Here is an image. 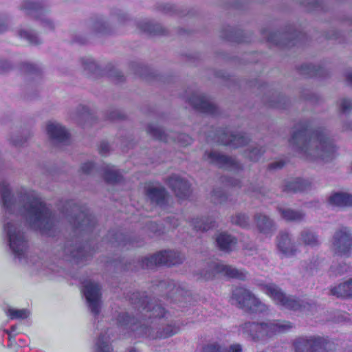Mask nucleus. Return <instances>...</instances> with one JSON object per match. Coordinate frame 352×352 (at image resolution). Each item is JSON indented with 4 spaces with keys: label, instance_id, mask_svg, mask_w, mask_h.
Segmentation results:
<instances>
[{
    "label": "nucleus",
    "instance_id": "nucleus-1",
    "mask_svg": "<svg viewBox=\"0 0 352 352\" xmlns=\"http://www.w3.org/2000/svg\"><path fill=\"white\" fill-rule=\"evenodd\" d=\"M0 197L6 215L20 214L32 229L38 230L42 234L54 235L56 230L55 217L36 192L22 189L16 197H14L6 182H1Z\"/></svg>",
    "mask_w": 352,
    "mask_h": 352
},
{
    "label": "nucleus",
    "instance_id": "nucleus-2",
    "mask_svg": "<svg viewBox=\"0 0 352 352\" xmlns=\"http://www.w3.org/2000/svg\"><path fill=\"white\" fill-rule=\"evenodd\" d=\"M289 142L300 157L309 161H328L335 152L334 144L326 130L309 120L300 121L294 126Z\"/></svg>",
    "mask_w": 352,
    "mask_h": 352
},
{
    "label": "nucleus",
    "instance_id": "nucleus-3",
    "mask_svg": "<svg viewBox=\"0 0 352 352\" xmlns=\"http://www.w3.org/2000/svg\"><path fill=\"white\" fill-rule=\"evenodd\" d=\"M62 213L69 223L72 234L62 248L63 255L76 259L78 263L86 261L91 255V246L93 242L87 241L82 245L80 239L91 233L96 225L95 217L86 207L77 204L74 201H68L62 208ZM91 252H95L94 248Z\"/></svg>",
    "mask_w": 352,
    "mask_h": 352
},
{
    "label": "nucleus",
    "instance_id": "nucleus-4",
    "mask_svg": "<svg viewBox=\"0 0 352 352\" xmlns=\"http://www.w3.org/2000/svg\"><path fill=\"white\" fill-rule=\"evenodd\" d=\"M129 300L131 303L135 305V307L138 309L140 312V315L138 314V319L131 318L127 313H122L118 315V322L119 326L122 327L124 329L130 330L135 334V336H140L137 331L133 330V328L137 329L141 327L144 323L148 327H153V331L156 332L154 326V321L151 322L152 318H157L162 321L164 319L161 318H165L168 319V314L164 310V309L155 302H153L148 298V296H145L144 294H142L139 292L133 293L129 297ZM160 325L159 322H155V324Z\"/></svg>",
    "mask_w": 352,
    "mask_h": 352
},
{
    "label": "nucleus",
    "instance_id": "nucleus-5",
    "mask_svg": "<svg viewBox=\"0 0 352 352\" xmlns=\"http://www.w3.org/2000/svg\"><path fill=\"white\" fill-rule=\"evenodd\" d=\"M129 300L131 303L135 305V307L138 309L140 312V315L138 314V319L131 318L127 313H122L118 315V322L119 326L122 327L124 329L130 330L135 334V336H140L137 331L133 330V328L137 329L141 327L144 323L148 327H153V331L156 332L154 326V321L151 322L152 318H157L162 321L164 319L161 318H165L168 319V314L164 310V309L155 302H153L148 298V296H145L144 294H142L139 292L133 293L129 297ZM160 325L159 322H155V324Z\"/></svg>",
    "mask_w": 352,
    "mask_h": 352
},
{
    "label": "nucleus",
    "instance_id": "nucleus-6",
    "mask_svg": "<svg viewBox=\"0 0 352 352\" xmlns=\"http://www.w3.org/2000/svg\"><path fill=\"white\" fill-rule=\"evenodd\" d=\"M3 227L15 263L24 267L38 265L39 258L28 252V240L21 224L12 217L6 216Z\"/></svg>",
    "mask_w": 352,
    "mask_h": 352
},
{
    "label": "nucleus",
    "instance_id": "nucleus-7",
    "mask_svg": "<svg viewBox=\"0 0 352 352\" xmlns=\"http://www.w3.org/2000/svg\"><path fill=\"white\" fill-rule=\"evenodd\" d=\"M292 324L290 322L280 320H268L256 323L246 322L241 326L240 331L254 340L271 338L277 333L290 330Z\"/></svg>",
    "mask_w": 352,
    "mask_h": 352
},
{
    "label": "nucleus",
    "instance_id": "nucleus-8",
    "mask_svg": "<svg viewBox=\"0 0 352 352\" xmlns=\"http://www.w3.org/2000/svg\"><path fill=\"white\" fill-rule=\"evenodd\" d=\"M262 290L276 304L285 309L294 311H302L307 309L309 307L308 303H305L293 296L286 295L281 288L274 283L264 285L262 287Z\"/></svg>",
    "mask_w": 352,
    "mask_h": 352
},
{
    "label": "nucleus",
    "instance_id": "nucleus-9",
    "mask_svg": "<svg viewBox=\"0 0 352 352\" xmlns=\"http://www.w3.org/2000/svg\"><path fill=\"white\" fill-rule=\"evenodd\" d=\"M262 290L276 304L285 309L294 311H302L307 309L309 307L308 303H305L293 296L286 295L281 288L274 283L264 285L262 287Z\"/></svg>",
    "mask_w": 352,
    "mask_h": 352
},
{
    "label": "nucleus",
    "instance_id": "nucleus-10",
    "mask_svg": "<svg viewBox=\"0 0 352 352\" xmlns=\"http://www.w3.org/2000/svg\"><path fill=\"white\" fill-rule=\"evenodd\" d=\"M232 304L250 312H264L267 307L249 289L239 287L233 289L231 297Z\"/></svg>",
    "mask_w": 352,
    "mask_h": 352
},
{
    "label": "nucleus",
    "instance_id": "nucleus-11",
    "mask_svg": "<svg viewBox=\"0 0 352 352\" xmlns=\"http://www.w3.org/2000/svg\"><path fill=\"white\" fill-rule=\"evenodd\" d=\"M216 274H221L240 280H245L248 276V273L245 270L238 269L232 265L216 261L208 263L206 267L200 271L201 276L206 280L214 278Z\"/></svg>",
    "mask_w": 352,
    "mask_h": 352
},
{
    "label": "nucleus",
    "instance_id": "nucleus-12",
    "mask_svg": "<svg viewBox=\"0 0 352 352\" xmlns=\"http://www.w3.org/2000/svg\"><path fill=\"white\" fill-rule=\"evenodd\" d=\"M48 3L47 0H23L19 9L25 14L38 19L41 25L47 30H54V21L45 15Z\"/></svg>",
    "mask_w": 352,
    "mask_h": 352
},
{
    "label": "nucleus",
    "instance_id": "nucleus-13",
    "mask_svg": "<svg viewBox=\"0 0 352 352\" xmlns=\"http://www.w3.org/2000/svg\"><path fill=\"white\" fill-rule=\"evenodd\" d=\"M331 342L320 336L300 337L294 342V352H329Z\"/></svg>",
    "mask_w": 352,
    "mask_h": 352
},
{
    "label": "nucleus",
    "instance_id": "nucleus-14",
    "mask_svg": "<svg viewBox=\"0 0 352 352\" xmlns=\"http://www.w3.org/2000/svg\"><path fill=\"white\" fill-rule=\"evenodd\" d=\"M332 250L341 256L352 255V233L347 227H341L336 230L332 237Z\"/></svg>",
    "mask_w": 352,
    "mask_h": 352
},
{
    "label": "nucleus",
    "instance_id": "nucleus-15",
    "mask_svg": "<svg viewBox=\"0 0 352 352\" xmlns=\"http://www.w3.org/2000/svg\"><path fill=\"white\" fill-rule=\"evenodd\" d=\"M184 256L178 252L164 250L151 255L142 260V267L151 268L158 265H175L182 263Z\"/></svg>",
    "mask_w": 352,
    "mask_h": 352
},
{
    "label": "nucleus",
    "instance_id": "nucleus-16",
    "mask_svg": "<svg viewBox=\"0 0 352 352\" xmlns=\"http://www.w3.org/2000/svg\"><path fill=\"white\" fill-rule=\"evenodd\" d=\"M165 320L161 321L162 327L157 328L156 332L153 331V327L146 326L145 323L141 325L140 329L133 328V330L137 331L139 336H144L152 339L166 338L175 334L178 331L179 326L173 320H168L166 323Z\"/></svg>",
    "mask_w": 352,
    "mask_h": 352
},
{
    "label": "nucleus",
    "instance_id": "nucleus-17",
    "mask_svg": "<svg viewBox=\"0 0 352 352\" xmlns=\"http://www.w3.org/2000/svg\"><path fill=\"white\" fill-rule=\"evenodd\" d=\"M262 34L269 42L283 47L294 45L298 41L301 40L304 36L301 32H297L296 30L291 27L283 34L280 32H269L267 30H263Z\"/></svg>",
    "mask_w": 352,
    "mask_h": 352
},
{
    "label": "nucleus",
    "instance_id": "nucleus-18",
    "mask_svg": "<svg viewBox=\"0 0 352 352\" xmlns=\"http://www.w3.org/2000/svg\"><path fill=\"white\" fill-rule=\"evenodd\" d=\"M208 136L219 144L234 148L246 144L249 141L246 135L231 133L228 128L219 129L214 135L210 133Z\"/></svg>",
    "mask_w": 352,
    "mask_h": 352
},
{
    "label": "nucleus",
    "instance_id": "nucleus-19",
    "mask_svg": "<svg viewBox=\"0 0 352 352\" xmlns=\"http://www.w3.org/2000/svg\"><path fill=\"white\" fill-rule=\"evenodd\" d=\"M204 159L219 168L236 173L243 170V165L235 159L214 151L206 152Z\"/></svg>",
    "mask_w": 352,
    "mask_h": 352
},
{
    "label": "nucleus",
    "instance_id": "nucleus-20",
    "mask_svg": "<svg viewBox=\"0 0 352 352\" xmlns=\"http://www.w3.org/2000/svg\"><path fill=\"white\" fill-rule=\"evenodd\" d=\"M147 133L153 138L160 141L168 142L171 140L178 142L183 146L190 144L192 141V138L185 133L176 134L175 133L170 132L168 134L162 129L153 124L148 126Z\"/></svg>",
    "mask_w": 352,
    "mask_h": 352
},
{
    "label": "nucleus",
    "instance_id": "nucleus-21",
    "mask_svg": "<svg viewBox=\"0 0 352 352\" xmlns=\"http://www.w3.org/2000/svg\"><path fill=\"white\" fill-rule=\"evenodd\" d=\"M99 284L91 280L87 281L83 285V293L86 298L91 312L97 316L100 311L101 292Z\"/></svg>",
    "mask_w": 352,
    "mask_h": 352
},
{
    "label": "nucleus",
    "instance_id": "nucleus-22",
    "mask_svg": "<svg viewBox=\"0 0 352 352\" xmlns=\"http://www.w3.org/2000/svg\"><path fill=\"white\" fill-rule=\"evenodd\" d=\"M190 104L197 110L211 115L217 112V107L206 95L194 93L188 99Z\"/></svg>",
    "mask_w": 352,
    "mask_h": 352
},
{
    "label": "nucleus",
    "instance_id": "nucleus-23",
    "mask_svg": "<svg viewBox=\"0 0 352 352\" xmlns=\"http://www.w3.org/2000/svg\"><path fill=\"white\" fill-rule=\"evenodd\" d=\"M276 247L278 250L287 257L293 256L298 252L292 236L287 232H280L276 236Z\"/></svg>",
    "mask_w": 352,
    "mask_h": 352
},
{
    "label": "nucleus",
    "instance_id": "nucleus-24",
    "mask_svg": "<svg viewBox=\"0 0 352 352\" xmlns=\"http://www.w3.org/2000/svg\"><path fill=\"white\" fill-rule=\"evenodd\" d=\"M166 183L179 198L185 199L190 195L189 183L179 175H172L167 179Z\"/></svg>",
    "mask_w": 352,
    "mask_h": 352
},
{
    "label": "nucleus",
    "instance_id": "nucleus-25",
    "mask_svg": "<svg viewBox=\"0 0 352 352\" xmlns=\"http://www.w3.org/2000/svg\"><path fill=\"white\" fill-rule=\"evenodd\" d=\"M144 193L152 203L160 206L165 205L166 203L168 192L162 186L151 184H146L144 187Z\"/></svg>",
    "mask_w": 352,
    "mask_h": 352
},
{
    "label": "nucleus",
    "instance_id": "nucleus-26",
    "mask_svg": "<svg viewBox=\"0 0 352 352\" xmlns=\"http://www.w3.org/2000/svg\"><path fill=\"white\" fill-rule=\"evenodd\" d=\"M49 138L54 144L64 143L69 139V133L60 124L50 122L46 126Z\"/></svg>",
    "mask_w": 352,
    "mask_h": 352
},
{
    "label": "nucleus",
    "instance_id": "nucleus-27",
    "mask_svg": "<svg viewBox=\"0 0 352 352\" xmlns=\"http://www.w3.org/2000/svg\"><path fill=\"white\" fill-rule=\"evenodd\" d=\"M254 219L259 232L271 236L276 230V225L274 221L268 216L262 213H256Z\"/></svg>",
    "mask_w": 352,
    "mask_h": 352
},
{
    "label": "nucleus",
    "instance_id": "nucleus-28",
    "mask_svg": "<svg viewBox=\"0 0 352 352\" xmlns=\"http://www.w3.org/2000/svg\"><path fill=\"white\" fill-rule=\"evenodd\" d=\"M263 102L269 107L281 109H286L289 103L284 96L276 91H269L267 94L265 95Z\"/></svg>",
    "mask_w": 352,
    "mask_h": 352
},
{
    "label": "nucleus",
    "instance_id": "nucleus-29",
    "mask_svg": "<svg viewBox=\"0 0 352 352\" xmlns=\"http://www.w3.org/2000/svg\"><path fill=\"white\" fill-rule=\"evenodd\" d=\"M310 182L302 178H294L284 182L283 190L286 192H303L309 189Z\"/></svg>",
    "mask_w": 352,
    "mask_h": 352
},
{
    "label": "nucleus",
    "instance_id": "nucleus-30",
    "mask_svg": "<svg viewBox=\"0 0 352 352\" xmlns=\"http://www.w3.org/2000/svg\"><path fill=\"white\" fill-rule=\"evenodd\" d=\"M89 28L95 34H107L112 32V27L103 16L91 19L89 23Z\"/></svg>",
    "mask_w": 352,
    "mask_h": 352
},
{
    "label": "nucleus",
    "instance_id": "nucleus-31",
    "mask_svg": "<svg viewBox=\"0 0 352 352\" xmlns=\"http://www.w3.org/2000/svg\"><path fill=\"white\" fill-rule=\"evenodd\" d=\"M328 203L337 207L352 206V195L342 192H333L329 197Z\"/></svg>",
    "mask_w": 352,
    "mask_h": 352
},
{
    "label": "nucleus",
    "instance_id": "nucleus-32",
    "mask_svg": "<svg viewBox=\"0 0 352 352\" xmlns=\"http://www.w3.org/2000/svg\"><path fill=\"white\" fill-rule=\"evenodd\" d=\"M217 243L219 249L225 252L232 251L237 243L236 239L226 232L220 233L217 239Z\"/></svg>",
    "mask_w": 352,
    "mask_h": 352
},
{
    "label": "nucleus",
    "instance_id": "nucleus-33",
    "mask_svg": "<svg viewBox=\"0 0 352 352\" xmlns=\"http://www.w3.org/2000/svg\"><path fill=\"white\" fill-rule=\"evenodd\" d=\"M221 36L223 38L236 43L249 42L250 39L245 36L243 31L228 27L223 30Z\"/></svg>",
    "mask_w": 352,
    "mask_h": 352
},
{
    "label": "nucleus",
    "instance_id": "nucleus-34",
    "mask_svg": "<svg viewBox=\"0 0 352 352\" xmlns=\"http://www.w3.org/2000/svg\"><path fill=\"white\" fill-rule=\"evenodd\" d=\"M281 217L287 221L300 222L305 220V213L302 210L278 207Z\"/></svg>",
    "mask_w": 352,
    "mask_h": 352
},
{
    "label": "nucleus",
    "instance_id": "nucleus-35",
    "mask_svg": "<svg viewBox=\"0 0 352 352\" xmlns=\"http://www.w3.org/2000/svg\"><path fill=\"white\" fill-rule=\"evenodd\" d=\"M128 241L129 239L122 232L111 230L102 242V243H110L112 246H124Z\"/></svg>",
    "mask_w": 352,
    "mask_h": 352
},
{
    "label": "nucleus",
    "instance_id": "nucleus-36",
    "mask_svg": "<svg viewBox=\"0 0 352 352\" xmlns=\"http://www.w3.org/2000/svg\"><path fill=\"white\" fill-rule=\"evenodd\" d=\"M72 118L76 120L80 124L85 126L87 122H91L94 119V116L87 107L80 105L77 107Z\"/></svg>",
    "mask_w": 352,
    "mask_h": 352
},
{
    "label": "nucleus",
    "instance_id": "nucleus-37",
    "mask_svg": "<svg viewBox=\"0 0 352 352\" xmlns=\"http://www.w3.org/2000/svg\"><path fill=\"white\" fill-rule=\"evenodd\" d=\"M298 241L300 243L311 247L317 246L320 243L318 235L309 229H304L301 231Z\"/></svg>",
    "mask_w": 352,
    "mask_h": 352
},
{
    "label": "nucleus",
    "instance_id": "nucleus-38",
    "mask_svg": "<svg viewBox=\"0 0 352 352\" xmlns=\"http://www.w3.org/2000/svg\"><path fill=\"white\" fill-rule=\"evenodd\" d=\"M330 294L337 298L352 297L350 280H348L337 286L333 287L330 290Z\"/></svg>",
    "mask_w": 352,
    "mask_h": 352
},
{
    "label": "nucleus",
    "instance_id": "nucleus-39",
    "mask_svg": "<svg viewBox=\"0 0 352 352\" xmlns=\"http://www.w3.org/2000/svg\"><path fill=\"white\" fill-rule=\"evenodd\" d=\"M103 176L105 181L109 184H117L122 181V176L114 166L106 165L104 168Z\"/></svg>",
    "mask_w": 352,
    "mask_h": 352
},
{
    "label": "nucleus",
    "instance_id": "nucleus-40",
    "mask_svg": "<svg viewBox=\"0 0 352 352\" xmlns=\"http://www.w3.org/2000/svg\"><path fill=\"white\" fill-rule=\"evenodd\" d=\"M214 221L210 217H201L193 219L192 223L197 230L206 231L214 226Z\"/></svg>",
    "mask_w": 352,
    "mask_h": 352
},
{
    "label": "nucleus",
    "instance_id": "nucleus-41",
    "mask_svg": "<svg viewBox=\"0 0 352 352\" xmlns=\"http://www.w3.org/2000/svg\"><path fill=\"white\" fill-rule=\"evenodd\" d=\"M16 34L19 37L25 40L31 45H38L41 43V39L32 31L20 28L16 30Z\"/></svg>",
    "mask_w": 352,
    "mask_h": 352
},
{
    "label": "nucleus",
    "instance_id": "nucleus-42",
    "mask_svg": "<svg viewBox=\"0 0 352 352\" xmlns=\"http://www.w3.org/2000/svg\"><path fill=\"white\" fill-rule=\"evenodd\" d=\"M101 333L96 342V352H113L109 336Z\"/></svg>",
    "mask_w": 352,
    "mask_h": 352
},
{
    "label": "nucleus",
    "instance_id": "nucleus-43",
    "mask_svg": "<svg viewBox=\"0 0 352 352\" xmlns=\"http://www.w3.org/2000/svg\"><path fill=\"white\" fill-rule=\"evenodd\" d=\"M265 152V149L264 147L260 145H256L248 148L245 151L244 155L247 158L250 159L251 161L256 162L261 158V157Z\"/></svg>",
    "mask_w": 352,
    "mask_h": 352
},
{
    "label": "nucleus",
    "instance_id": "nucleus-44",
    "mask_svg": "<svg viewBox=\"0 0 352 352\" xmlns=\"http://www.w3.org/2000/svg\"><path fill=\"white\" fill-rule=\"evenodd\" d=\"M300 73L309 76H321L323 75V69L313 64H305L300 67Z\"/></svg>",
    "mask_w": 352,
    "mask_h": 352
},
{
    "label": "nucleus",
    "instance_id": "nucleus-45",
    "mask_svg": "<svg viewBox=\"0 0 352 352\" xmlns=\"http://www.w3.org/2000/svg\"><path fill=\"white\" fill-rule=\"evenodd\" d=\"M80 62L87 74H95L98 69L96 63L91 57L82 58Z\"/></svg>",
    "mask_w": 352,
    "mask_h": 352
},
{
    "label": "nucleus",
    "instance_id": "nucleus-46",
    "mask_svg": "<svg viewBox=\"0 0 352 352\" xmlns=\"http://www.w3.org/2000/svg\"><path fill=\"white\" fill-rule=\"evenodd\" d=\"M231 221L233 224L243 228H248L250 227L249 217L243 213H238L235 216H233Z\"/></svg>",
    "mask_w": 352,
    "mask_h": 352
},
{
    "label": "nucleus",
    "instance_id": "nucleus-47",
    "mask_svg": "<svg viewBox=\"0 0 352 352\" xmlns=\"http://www.w3.org/2000/svg\"><path fill=\"white\" fill-rule=\"evenodd\" d=\"M7 315L10 319H25L30 316V311L26 309H16L14 308H9Z\"/></svg>",
    "mask_w": 352,
    "mask_h": 352
},
{
    "label": "nucleus",
    "instance_id": "nucleus-48",
    "mask_svg": "<svg viewBox=\"0 0 352 352\" xmlns=\"http://www.w3.org/2000/svg\"><path fill=\"white\" fill-rule=\"evenodd\" d=\"M212 201L214 204H222L227 199V195L221 188H215L212 192Z\"/></svg>",
    "mask_w": 352,
    "mask_h": 352
},
{
    "label": "nucleus",
    "instance_id": "nucleus-49",
    "mask_svg": "<svg viewBox=\"0 0 352 352\" xmlns=\"http://www.w3.org/2000/svg\"><path fill=\"white\" fill-rule=\"evenodd\" d=\"M21 69L23 72L28 75L38 76L40 74L41 72L40 67L37 65L30 63H23Z\"/></svg>",
    "mask_w": 352,
    "mask_h": 352
},
{
    "label": "nucleus",
    "instance_id": "nucleus-50",
    "mask_svg": "<svg viewBox=\"0 0 352 352\" xmlns=\"http://www.w3.org/2000/svg\"><path fill=\"white\" fill-rule=\"evenodd\" d=\"M246 193L250 196L255 197L256 198H261L266 195L265 189L261 187H256L251 185L248 190H245Z\"/></svg>",
    "mask_w": 352,
    "mask_h": 352
},
{
    "label": "nucleus",
    "instance_id": "nucleus-51",
    "mask_svg": "<svg viewBox=\"0 0 352 352\" xmlns=\"http://www.w3.org/2000/svg\"><path fill=\"white\" fill-rule=\"evenodd\" d=\"M157 287L160 291H166L167 293H170L173 291L175 287V283L171 280H161L157 285Z\"/></svg>",
    "mask_w": 352,
    "mask_h": 352
},
{
    "label": "nucleus",
    "instance_id": "nucleus-52",
    "mask_svg": "<svg viewBox=\"0 0 352 352\" xmlns=\"http://www.w3.org/2000/svg\"><path fill=\"white\" fill-rule=\"evenodd\" d=\"M299 3L306 7L308 10H314L320 7L319 0H299Z\"/></svg>",
    "mask_w": 352,
    "mask_h": 352
},
{
    "label": "nucleus",
    "instance_id": "nucleus-53",
    "mask_svg": "<svg viewBox=\"0 0 352 352\" xmlns=\"http://www.w3.org/2000/svg\"><path fill=\"white\" fill-rule=\"evenodd\" d=\"M10 16L8 14H0V33L8 30Z\"/></svg>",
    "mask_w": 352,
    "mask_h": 352
},
{
    "label": "nucleus",
    "instance_id": "nucleus-54",
    "mask_svg": "<svg viewBox=\"0 0 352 352\" xmlns=\"http://www.w3.org/2000/svg\"><path fill=\"white\" fill-rule=\"evenodd\" d=\"M144 31L154 32L157 34H164V30L158 25H153L150 23H145V27L142 28Z\"/></svg>",
    "mask_w": 352,
    "mask_h": 352
},
{
    "label": "nucleus",
    "instance_id": "nucleus-55",
    "mask_svg": "<svg viewBox=\"0 0 352 352\" xmlns=\"http://www.w3.org/2000/svg\"><path fill=\"white\" fill-rule=\"evenodd\" d=\"M340 110L342 113H346L352 109V102L349 99H342L340 102Z\"/></svg>",
    "mask_w": 352,
    "mask_h": 352
},
{
    "label": "nucleus",
    "instance_id": "nucleus-56",
    "mask_svg": "<svg viewBox=\"0 0 352 352\" xmlns=\"http://www.w3.org/2000/svg\"><path fill=\"white\" fill-rule=\"evenodd\" d=\"M111 19L113 21H117L119 23H123L127 18L125 13L120 10H117L115 12L111 13Z\"/></svg>",
    "mask_w": 352,
    "mask_h": 352
},
{
    "label": "nucleus",
    "instance_id": "nucleus-57",
    "mask_svg": "<svg viewBox=\"0 0 352 352\" xmlns=\"http://www.w3.org/2000/svg\"><path fill=\"white\" fill-rule=\"evenodd\" d=\"M202 352H222L219 345L216 344H208L206 346Z\"/></svg>",
    "mask_w": 352,
    "mask_h": 352
},
{
    "label": "nucleus",
    "instance_id": "nucleus-58",
    "mask_svg": "<svg viewBox=\"0 0 352 352\" xmlns=\"http://www.w3.org/2000/svg\"><path fill=\"white\" fill-rule=\"evenodd\" d=\"M94 167V165L93 164V163L88 162L82 164L80 169L82 173H84L85 174H89L91 173Z\"/></svg>",
    "mask_w": 352,
    "mask_h": 352
},
{
    "label": "nucleus",
    "instance_id": "nucleus-59",
    "mask_svg": "<svg viewBox=\"0 0 352 352\" xmlns=\"http://www.w3.org/2000/svg\"><path fill=\"white\" fill-rule=\"evenodd\" d=\"M148 228L155 234H160L162 231L161 227L155 222H151L148 225Z\"/></svg>",
    "mask_w": 352,
    "mask_h": 352
},
{
    "label": "nucleus",
    "instance_id": "nucleus-60",
    "mask_svg": "<svg viewBox=\"0 0 352 352\" xmlns=\"http://www.w3.org/2000/svg\"><path fill=\"white\" fill-rule=\"evenodd\" d=\"M108 117L111 120L121 119L123 115L119 110L114 109L109 112Z\"/></svg>",
    "mask_w": 352,
    "mask_h": 352
},
{
    "label": "nucleus",
    "instance_id": "nucleus-61",
    "mask_svg": "<svg viewBox=\"0 0 352 352\" xmlns=\"http://www.w3.org/2000/svg\"><path fill=\"white\" fill-rule=\"evenodd\" d=\"M11 68V65L6 60H0V74L6 72Z\"/></svg>",
    "mask_w": 352,
    "mask_h": 352
},
{
    "label": "nucleus",
    "instance_id": "nucleus-62",
    "mask_svg": "<svg viewBox=\"0 0 352 352\" xmlns=\"http://www.w3.org/2000/svg\"><path fill=\"white\" fill-rule=\"evenodd\" d=\"M109 150V145L107 142H102L100 145L99 151L102 155H105L107 154Z\"/></svg>",
    "mask_w": 352,
    "mask_h": 352
},
{
    "label": "nucleus",
    "instance_id": "nucleus-63",
    "mask_svg": "<svg viewBox=\"0 0 352 352\" xmlns=\"http://www.w3.org/2000/svg\"><path fill=\"white\" fill-rule=\"evenodd\" d=\"M285 162L283 160L276 161L270 164V169L281 168L284 166Z\"/></svg>",
    "mask_w": 352,
    "mask_h": 352
},
{
    "label": "nucleus",
    "instance_id": "nucleus-64",
    "mask_svg": "<svg viewBox=\"0 0 352 352\" xmlns=\"http://www.w3.org/2000/svg\"><path fill=\"white\" fill-rule=\"evenodd\" d=\"M228 352H242V346L239 344L230 345Z\"/></svg>",
    "mask_w": 352,
    "mask_h": 352
}]
</instances>
